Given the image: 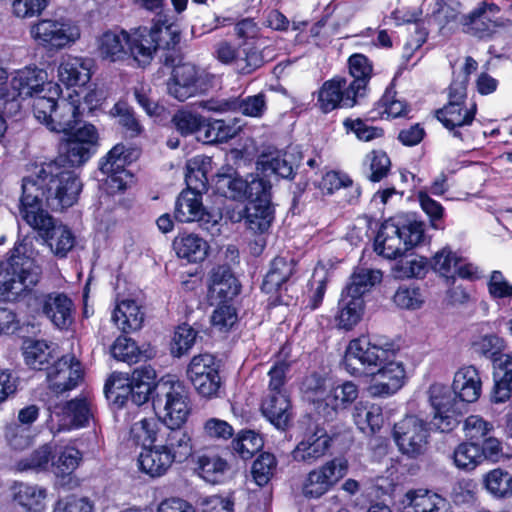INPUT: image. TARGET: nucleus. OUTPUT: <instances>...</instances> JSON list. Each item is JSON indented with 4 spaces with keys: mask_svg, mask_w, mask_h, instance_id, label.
I'll return each instance as SVG.
<instances>
[{
    "mask_svg": "<svg viewBox=\"0 0 512 512\" xmlns=\"http://www.w3.org/2000/svg\"><path fill=\"white\" fill-rule=\"evenodd\" d=\"M263 447V439L254 431H244L232 441V449L242 459H250Z\"/></svg>",
    "mask_w": 512,
    "mask_h": 512,
    "instance_id": "obj_58",
    "label": "nucleus"
},
{
    "mask_svg": "<svg viewBox=\"0 0 512 512\" xmlns=\"http://www.w3.org/2000/svg\"><path fill=\"white\" fill-rule=\"evenodd\" d=\"M348 472V462L344 458H334L310 471L303 483L306 497L319 498L328 492Z\"/></svg>",
    "mask_w": 512,
    "mask_h": 512,
    "instance_id": "obj_14",
    "label": "nucleus"
},
{
    "mask_svg": "<svg viewBox=\"0 0 512 512\" xmlns=\"http://www.w3.org/2000/svg\"><path fill=\"white\" fill-rule=\"evenodd\" d=\"M295 261L292 258L276 257L270 265L261 289L265 293H273L280 289L294 273Z\"/></svg>",
    "mask_w": 512,
    "mask_h": 512,
    "instance_id": "obj_37",
    "label": "nucleus"
},
{
    "mask_svg": "<svg viewBox=\"0 0 512 512\" xmlns=\"http://www.w3.org/2000/svg\"><path fill=\"white\" fill-rule=\"evenodd\" d=\"M499 8L491 4L481 7L467 16L461 17V23L466 27V32L478 38L491 36L501 23L495 17Z\"/></svg>",
    "mask_w": 512,
    "mask_h": 512,
    "instance_id": "obj_24",
    "label": "nucleus"
},
{
    "mask_svg": "<svg viewBox=\"0 0 512 512\" xmlns=\"http://www.w3.org/2000/svg\"><path fill=\"white\" fill-rule=\"evenodd\" d=\"M129 34L119 28L107 30L97 38V50L102 59L116 62L128 55Z\"/></svg>",
    "mask_w": 512,
    "mask_h": 512,
    "instance_id": "obj_26",
    "label": "nucleus"
},
{
    "mask_svg": "<svg viewBox=\"0 0 512 512\" xmlns=\"http://www.w3.org/2000/svg\"><path fill=\"white\" fill-rule=\"evenodd\" d=\"M128 34V54L141 66L150 64L158 50L153 38V31L148 27H138L128 32Z\"/></svg>",
    "mask_w": 512,
    "mask_h": 512,
    "instance_id": "obj_29",
    "label": "nucleus"
},
{
    "mask_svg": "<svg viewBox=\"0 0 512 512\" xmlns=\"http://www.w3.org/2000/svg\"><path fill=\"white\" fill-rule=\"evenodd\" d=\"M55 446L51 443H46L34 450L29 456L20 459L15 469L19 472L35 471L40 472L48 468L52 463Z\"/></svg>",
    "mask_w": 512,
    "mask_h": 512,
    "instance_id": "obj_46",
    "label": "nucleus"
},
{
    "mask_svg": "<svg viewBox=\"0 0 512 512\" xmlns=\"http://www.w3.org/2000/svg\"><path fill=\"white\" fill-rule=\"evenodd\" d=\"M11 88L14 91L13 95L0 93L3 99L11 100L16 96L20 98L33 97L44 90L54 89V93L58 95V86L52 82H47V73L44 70L37 68L26 67L18 70L11 79Z\"/></svg>",
    "mask_w": 512,
    "mask_h": 512,
    "instance_id": "obj_18",
    "label": "nucleus"
},
{
    "mask_svg": "<svg viewBox=\"0 0 512 512\" xmlns=\"http://www.w3.org/2000/svg\"><path fill=\"white\" fill-rule=\"evenodd\" d=\"M174 217L182 223L198 222L211 234L219 232L218 224L221 217L206 211L201 193L183 190L176 200Z\"/></svg>",
    "mask_w": 512,
    "mask_h": 512,
    "instance_id": "obj_11",
    "label": "nucleus"
},
{
    "mask_svg": "<svg viewBox=\"0 0 512 512\" xmlns=\"http://www.w3.org/2000/svg\"><path fill=\"white\" fill-rule=\"evenodd\" d=\"M364 165L367 167V178L379 182L388 175L391 161L384 151L373 150L366 155Z\"/></svg>",
    "mask_w": 512,
    "mask_h": 512,
    "instance_id": "obj_57",
    "label": "nucleus"
},
{
    "mask_svg": "<svg viewBox=\"0 0 512 512\" xmlns=\"http://www.w3.org/2000/svg\"><path fill=\"white\" fill-rule=\"evenodd\" d=\"M361 98L350 90L348 79L334 77L325 81L318 91L317 103L324 113L337 108H352L360 103Z\"/></svg>",
    "mask_w": 512,
    "mask_h": 512,
    "instance_id": "obj_16",
    "label": "nucleus"
},
{
    "mask_svg": "<svg viewBox=\"0 0 512 512\" xmlns=\"http://www.w3.org/2000/svg\"><path fill=\"white\" fill-rule=\"evenodd\" d=\"M175 22L173 15L164 11L157 13L150 29L158 49H173L180 41V31Z\"/></svg>",
    "mask_w": 512,
    "mask_h": 512,
    "instance_id": "obj_32",
    "label": "nucleus"
},
{
    "mask_svg": "<svg viewBox=\"0 0 512 512\" xmlns=\"http://www.w3.org/2000/svg\"><path fill=\"white\" fill-rule=\"evenodd\" d=\"M23 355L25 363L30 368L47 370L54 358V348L44 340H29L25 343Z\"/></svg>",
    "mask_w": 512,
    "mask_h": 512,
    "instance_id": "obj_40",
    "label": "nucleus"
},
{
    "mask_svg": "<svg viewBox=\"0 0 512 512\" xmlns=\"http://www.w3.org/2000/svg\"><path fill=\"white\" fill-rule=\"evenodd\" d=\"M173 248L179 258L188 262H201L207 254L209 246L207 242L194 233L179 234L173 240Z\"/></svg>",
    "mask_w": 512,
    "mask_h": 512,
    "instance_id": "obj_35",
    "label": "nucleus"
},
{
    "mask_svg": "<svg viewBox=\"0 0 512 512\" xmlns=\"http://www.w3.org/2000/svg\"><path fill=\"white\" fill-rule=\"evenodd\" d=\"M363 312V299L345 295L342 292L339 301L338 321L339 326L344 329H351L361 319Z\"/></svg>",
    "mask_w": 512,
    "mask_h": 512,
    "instance_id": "obj_50",
    "label": "nucleus"
},
{
    "mask_svg": "<svg viewBox=\"0 0 512 512\" xmlns=\"http://www.w3.org/2000/svg\"><path fill=\"white\" fill-rule=\"evenodd\" d=\"M197 334V331L188 324L178 326L171 342L172 355L181 357L186 354L195 344Z\"/></svg>",
    "mask_w": 512,
    "mask_h": 512,
    "instance_id": "obj_60",
    "label": "nucleus"
},
{
    "mask_svg": "<svg viewBox=\"0 0 512 512\" xmlns=\"http://www.w3.org/2000/svg\"><path fill=\"white\" fill-rule=\"evenodd\" d=\"M35 221L36 224L30 220L25 222L38 232L55 256L66 257L75 245V237L71 230L57 223L49 213L40 212V215L35 216Z\"/></svg>",
    "mask_w": 512,
    "mask_h": 512,
    "instance_id": "obj_12",
    "label": "nucleus"
},
{
    "mask_svg": "<svg viewBox=\"0 0 512 512\" xmlns=\"http://www.w3.org/2000/svg\"><path fill=\"white\" fill-rule=\"evenodd\" d=\"M32 37L51 49H62L75 43L81 36L79 26L65 17L42 19L31 27Z\"/></svg>",
    "mask_w": 512,
    "mask_h": 512,
    "instance_id": "obj_8",
    "label": "nucleus"
},
{
    "mask_svg": "<svg viewBox=\"0 0 512 512\" xmlns=\"http://www.w3.org/2000/svg\"><path fill=\"white\" fill-rule=\"evenodd\" d=\"M209 291L212 296L227 301L240 292V284L228 265H218L209 274Z\"/></svg>",
    "mask_w": 512,
    "mask_h": 512,
    "instance_id": "obj_31",
    "label": "nucleus"
},
{
    "mask_svg": "<svg viewBox=\"0 0 512 512\" xmlns=\"http://www.w3.org/2000/svg\"><path fill=\"white\" fill-rule=\"evenodd\" d=\"M429 402L434 410L431 424L440 432L454 430L460 423L461 409L458 396L446 385L434 383L429 387Z\"/></svg>",
    "mask_w": 512,
    "mask_h": 512,
    "instance_id": "obj_6",
    "label": "nucleus"
},
{
    "mask_svg": "<svg viewBox=\"0 0 512 512\" xmlns=\"http://www.w3.org/2000/svg\"><path fill=\"white\" fill-rule=\"evenodd\" d=\"M428 271V261L422 256H412L409 258L401 259L395 263L392 268V274L395 278H421L426 275Z\"/></svg>",
    "mask_w": 512,
    "mask_h": 512,
    "instance_id": "obj_55",
    "label": "nucleus"
},
{
    "mask_svg": "<svg viewBox=\"0 0 512 512\" xmlns=\"http://www.w3.org/2000/svg\"><path fill=\"white\" fill-rule=\"evenodd\" d=\"M153 408L164 426L159 434V447L169 453L174 462H182L191 454L189 435L182 429L190 413L188 396L179 382L163 381L155 386Z\"/></svg>",
    "mask_w": 512,
    "mask_h": 512,
    "instance_id": "obj_3",
    "label": "nucleus"
},
{
    "mask_svg": "<svg viewBox=\"0 0 512 512\" xmlns=\"http://www.w3.org/2000/svg\"><path fill=\"white\" fill-rule=\"evenodd\" d=\"M246 187L244 199H249L251 204L263 203L264 200L271 201V185L268 181L255 175L245 179Z\"/></svg>",
    "mask_w": 512,
    "mask_h": 512,
    "instance_id": "obj_61",
    "label": "nucleus"
},
{
    "mask_svg": "<svg viewBox=\"0 0 512 512\" xmlns=\"http://www.w3.org/2000/svg\"><path fill=\"white\" fill-rule=\"evenodd\" d=\"M82 190V183L74 171L51 161L43 164L35 175L22 181L19 215L24 221L36 224L35 216L52 211H62L73 206Z\"/></svg>",
    "mask_w": 512,
    "mask_h": 512,
    "instance_id": "obj_1",
    "label": "nucleus"
},
{
    "mask_svg": "<svg viewBox=\"0 0 512 512\" xmlns=\"http://www.w3.org/2000/svg\"><path fill=\"white\" fill-rule=\"evenodd\" d=\"M487 289L493 300L511 301L512 299V284L499 270L490 273L487 280Z\"/></svg>",
    "mask_w": 512,
    "mask_h": 512,
    "instance_id": "obj_63",
    "label": "nucleus"
},
{
    "mask_svg": "<svg viewBox=\"0 0 512 512\" xmlns=\"http://www.w3.org/2000/svg\"><path fill=\"white\" fill-rule=\"evenodd\" d=\"M215 187L219 194L233 200L245 197V179L233 174L219 173L216 176Z\"/></svg>",
    "mask_w": 512,
    "mask_h": 512,
    "instance_id": "obj_56",
    "label": "nucleus"
},
{
    "mask_svg": "<svg viewBox=\"0 0 512 512\" xmlns=\"http://www.w3.org/2000/svg\"><path fill=\"white\" fill-rule=\"evenodd\" d=\"M155 377V370L151 366L136 368L130 378L124 377L121 373H113L105 383L104 392L107 399L118 407H122L129 399L121 393V390H125V385L144 386L152 390Z\"/></svg>",
    "mask_w": 512,
    "mask_h": 512,
    "instance_id": "obj_17",
    "label": "nucleus"
},
{
    "mask_svg": "<svg viewBox=\"0 0 512 512\" xmlns=\"http://www.w3.org/2000/svg\"><path fill=\"white\" fill-rule=\"evenodd\" d=\"M208 75L192 63L176 65L167 81V92L178 101L199 95L207 90Z\"/></svg>",
    "mask_w": 512,
    "mask_h": 512,
    "instance_id": "obj_10",
    "label": "nucleus"
},
{
    "mask_svg": "<svg viewBox=\"0 0 512 512\" xmlns=\"http://www.w3.org/2000/svg\"><path fill=\"white\" fill-rule=\"evenodd\" d=\"M58 77L67 86L84 85L90 79V69L82 58L69 56L59 65Z\"/></svg>",
    "mask_w": 512,
    "mask_h": 512,
    "instance_id": "obj_39",
    "label": "nucleus"
},
{
    "mask_svg": "<svg viewBox=\"0 0 512 512\" xmlns=\"http://www.w3.org/2000/svg\"><path fill=\"white\" fill-rule=\"evenodd\" d=\"M397 350L394 342L384 336H362L350 341L344 366L354 376L366 374L356 367V362L368 368L377 367L376 371L369 373L373 377L369 393L372 396H390L403 386L406 378L403 363L396 360Z\"/></svg>",
    "mask_w": 512,
    "mask_h": 512,
    "instance_id": "obj_2",
    "label": "nucleus"
},
{
    "mask_svg": "<svg viewBox=\"0 0 512 512\" xmlns=\"http://www.w3.org/2000/svg\"><path fill=\"white\" fill-rule=\"evenodd\" d=\"M187 376L196 391L204 397L215 396L221 385L219 364L210 353L195 355L187 367Z\"/></svg>",
    "mask_w": 512,
    "mask_h": 512,
    "instance_id": "obj_13",
    "label": "nucleus"
},
{
    "mask_svg": "<svg viewBox=\"0 0 512 512\" xmlns=\"http://www.w3.org/2000/svg\"><path fill=\"white\" fill-rule=\"evenodd\" d=\"M429 436L427 423L415 415L404 417L393 428V438L399 451L409 458H417L427 451Z\"/></svg>",
    "mask_w": 512,
    "mask_h": 512,
    "instance_id": "obj_7",
    "label": "nucleus"
},
{
    "mask_svg": "<svg viewBox=\"0 0 512 512\" xmlns=\"http://www.w3.org/2000/svg\"><path fill=\"white\" fill-rule=\"evenodd\" d=\"M27 305L42 313L59 329H67L73 323L74 303L63 292L34 293Z\"/></svg>",
    "mask_w": 512,
    "mask_h": 512,
    "instance_id": "obj_9",
    "label": "nucleus"
},
{
    "mask_svg": "<svg viewBox=\"0 0 512 512\" xmlns=\"http://www.w3.org/2000/svg\"><path fill=\"white\" fill-rule=\"evenodd\" d=\"M353 419L358 428L365 431L369 428L372 432L379 430L382 426V410L377 405H365L358 403L354 407Z\"/></svg>",
    "mask_w": 512,
    "mask_h": 512,
    "instance_id": "obj_53",
    "label": "nucleus"
},
{
    "mask_svg": "<svg viewBox=\"0 0 512 512\" xmlns=\"http://www.w3.org/2000/svg\"><path fill=\"white\" fill-rule=\"evenodd\" d=\"M402 512H451L449 502L428 490L408 491L402 500Z\"/></svg>",
    "mask_w": 512,
    "mask_h": 512,
    "instance_id": "obj_25",
    "label": "nucleus"
},
{
    "mask_svg": "<svg viewBox=\"0 0 512 512\" xmlns=\"http://www.w3.org/2000/svg\"><path fill=\"white\" fill-rule=\"evenodd\" d=\"M81 379V364L73 355H64L47 368L48 387L57 395L74 389Z\"/></svg>",
    "mask_w": 512,
    "mask_h": 512,
    "instance_id": "obj_19",
    "label": "nucleus"
},
{
    "mask_svg": "<svg viewBox=\"0 0 512 512\" xmlns=\"http://www.w3.org/2000/svg\"><path fill=\"white\" fill-rule=\"evenodd\" d=\"M13 500L28 512H40L44 509L46 489L37 485L16 482L12 488Z\"/></svg>",
    "mask_w": 512,
    "mask_h": 512,
    "instance_id": "obj_36",
    "label": "nucleus"
},
{
    "mask_svg": "<svg viewBox=\"0 0 512 512\" xmlns=\"http://www.w3.org/2000/svg\"><path fill=\"white\" fill-rule=\"evenodd\" d=\"M240 130L241 126L236 120H233L232 122L214 120L204 126V139L208 143H223L235 137Z\"/></svg>",
    "mask_w": 512,
    "mask_h": 512,
    "instance_id": "obj_54",
    "label": "nucleus"
},
{
    "mask_svg": "<svg viewBox=\"0 0 512 512\" xmlns=\"http://www.w3.org/2000/svg\"><path fill=\"white\" fill-rule=\"evenodd\" d=\"M42 268L34 260L23 256H11L0 262V299L16 303L34 294L40 282Z\"/></svg>",
    "mask_w": 512,
    "mask_h": 512,
    "instance_id": "obj_5",
    "label": "nucleus"
},
{
    "mask_svg": "<svg viewBox=\"0 0 512 512\" xmlns=\"http://www.w3.org/2000/svg\"><path fill=\"white\" fill-rule=\"evenodd\" d=\"M200 106L217 113L241 112L250 117H261L266 110V99L263 93L248 96L244 99L231 97L227 99H210L202 101Z\"/></svg>",
    "mask_w": 512,
    "mask_h": 512,
    "instance_id": "obj_21",
    "label": "nucleus"
},
{
    "mask_svg": "<svg viewBox=\"0 0 512 512\" xmlns=\"http://www.w3.org/2000/svg\"><path fill=\"white\" fill-rule=\"evenodd\" d=\"M137 462L142 473L151 478H159L168 472L174 460L169 453L155 444L152 447H143Z\"/></svg>",
    "mask_w": 512,
    "mask_h": 512,
    "instance_id": "obj_28",
    "label": "nucleus"
},
{
    "mask_svg": "<svg viewBox=\"0 0 512 512\" xmlns=\"http://www.w3.org/2000/svg\"><path fill=\"white\" fill-rule=\"evenodd\" d=\"M111 353L115 359L128 364L137 363L142 356L136 343L131 338L125 336L116 339L111 348Z\"/></svg>",
    "mask_w": 512,
    "mask_h": 512,
    "instance_id": "obj_62",
    "label": "nucleus"
},
{
    "mask_svg": "<svg viewBox=\"0 0 512 512\" xmlns=\"http://www.w3.org/2000/svg\"><path fill=\"white\" fill-rule=\"evenodd\" d=\"M201 476L210 483L222 482L230 470L227 461L216 454H204L198 458Z\"/></svg>",
    "mask_w": 512,
    "mask_h": 512,
    "instance_id": "obj_45",
    "label": "nucleus"
},
{
    "mask_svg": "<svg viewBox=\"0 0 512 512\" xmlns=\"http://www.w3.org/2000/svg\"><path fill=\"white\" fill-rule=\"evenodd\" d=\"M452 389L459 401L473 403L481 395L482 382L478 370L474 366H464L454 375Z\"/></svg>",
    "mask_w": 512,
    "mask_h": 512,
    "instance_id": "obj_30",
    "label": "nucleus"
},
{
    "mask_svg": "<svg viewBox=\"0 0 512 512\" xmlns=\"http://www.w3.org/2000/svg\"><path fill=\"white\" fill-rule=\"evenodd\" d=\"M80 100L78 95L70 94L68 98L57 100L54 115L48 121V129L52 132L70 133L80 124Z\"/></svg>",
    "mask_w": 512,
    "mask_h": 512,
    "instance_id": "obj_23",
    "label": "nucleus"
},
{
    "mask_svg": "<svg viewBox=\"0 0 512 512\" xmlns=\"http://www.w3.org/2000/svg\"><path fill=\"white\" fill-rule=\"evenodd\" d=\"M453 461L455 466L461 470H474L483 461L480 445L474 442L459 444L453 452Z\"/></svg>",
    "mask_w": 512,
    "mask_h": 512,
    "instance_id": "obj_52",
    "label": "nucleus"
},
{
    "mask_svg": "<svg viewBox=\"0 0 512 512\" xmlns=\"http://www.w3.org/2000/svg\"><path fill=\"white\" fill-rule=\"evenodd\" d=\"M462 257L458 256L449 247H444L438 251L432 259V268L442 276L454 275L455 269L458 267Z\"/></svg>",
    "mask_w": 512,
    "mask_h": 512,
    "instance_id": "obj_64",
    "label": "nucleus"
},
{
    "mask_svg": "<svg viewBox=\"0 0 512 512\" xmlns=\"http://www.w3.org/2000/svg\"><path fill=\"white\" fill-rule=\"evenodd\" d=\"M476 111L475 103H471L469 106L446 104L437 110L436 117L452 133L453 137L465 141L470 137L467 127L472 124Z\"/></svg>",
    "mask_w": 512,
    "mask_h": 512,
    "instance_id": "obj_22",
    "label": "nucleus"
},
{
    "mask_svg": "<svg viewBox=\"0 0 512 512\" xmlns=\"http://www.w3.org/2000/svg\"><path fill=\"white\" fill-rule=\"evenodd\" d=\"M331 445L327 431L315 424L309 427L302 440L292 451V458L297 462L313 464L326 455Z\"/></svg>",
    "mask_w": 512,
    "mask_h": 512,
    "instance_id": "obj_20",
    "label": "nucleus"
},
{
    "mask_svg": "<svg viewBox=\"0 0 512 512\" xmlns=\"http://www.w3.org/2000/svg\"><path fill=\"white\" fill-rule=\"evenodd\" d=\"M348 85L361 99L367 95L368 83L372 76V65L369 59L362 54H354L349 60Z\"/></svg>",
    "mask_w": 512,
    "mask_h": 512,
    "instance_id": "obj_34",
    "label": "nucleus"
},
{
    "mask_svg": "<svg viewBox=\"0 0 512 512\" xmlns=\"http://www.w3.org/2000/svg\"><path fill=\"white\" fill-rule=\"evenodd\" d=\"M81 461L82 453L75 447L66 446L58 453L57 459L52 461V466L56 475H70Z\"/></svg>",
    "mask_w": 512,
    "mask_h": 512,
    "instance_id": "obj_59",
    "label": "nucleus"
},
{
    "mask_svg": "<svg viewBox=\"0 0 512 512\" xmlns=\"http://www.w3.org/2000/svg\"><path fill=\"white\" fill-rule=\"evenodd\" d=\"M300 159V152L296 148L277 154L271 159L263 162L264 169L270 170L272 173L282 177L291 178L294 174V168L298 165Z\"/></svg>",
    "mask_w": 512,
    "mask_h": 512,
    "instance_id": "obj_48",
    "label": "nucleus"
},
{
    "mask_svg": "<svg viewBox=\"0 0 512 512\" xmlns=\"http://www.w3.org/2000/svg\"><path fill=\"white\" fill-rule=\"evenodd\" d=\"M274 219V210L271 201L264 200L263 203L250 204L247 209L246 225L254 233L266 232Z\"/></svg>",
    "mask_w": 512,
    "mask_h": 512,
    "instance_id": "obj_44",
    "label": "nucleus"
},
{
    "mask_svg": "<svg viewBox=\"0 0 512 512\" xmlns=\"http://www.w3.org/2000/svg\"><path fill=\"white\" fill-rule=\"evenodd\" d=\"M421 9L426 11L427 16L439 26L440 30L459 18L457 8L441 0H424Z\"/></svg>",
    "mask_w": 512,
    "mask_h": 512,
    "instance_id": "obj_47",
    "label": "nucleus"
},
{
    "mask_svg": "<svg viewBox=\"0 0 512 512\" xmlns=\"http://www.w3.org/2000/svg\"><path fill=\"white\" fill-rule=\"evenodd\" d=\"M382 279V273L379 270L357 268L350 277V282L343 290V293L354 298L362 296Z\"/></svg>",
    "mask_w": 512,
    "mask_h": 512,
    "instance_id": "obj_42",
    "label": "nucleus"
},
{
    "mask_svg": "<svg viewBox=\"0 0 512 512\" xmlns=\"http://www.w3.org/2000/svg\"><path fill=\"white\" fill-rule=\"evenodd\" d=\"M486 490L497 499L512 497V474L504 469L495 468L483 477Z\"/></svg>",
    "mask_w": 512,
    "mask_h": 512,
    "instance_id": "obj_43",
    "label": "nucleus"
},
{
    "mask_svg": "<svg viewBox=\"0 0 512 512\" xmlns=\"http://www.w3.org/2000/svg\"><path fill=\"white\" fill-rule=\"evenodd\" d=\"M494 386L491 400L494 403L507 401L512 394V352L494 358Z\"/></svg>",
    "mask_w": 512,
    "mask_h": 512,
    "instance_id": "obj_27",
    "label": "nucleus"
},
{
    "mask_svg": "<svg viewBox=\"0 0 512 512\" xmlns=\"http://www.w3.org/2000/svg\"><path fill=\"white\" fill-rule=\"evenodd\" d=\"M112 320L124 333L139 330L144 314L134 300H123L115 308Z\"/></svg>",
    "mask_w": 512,
    "mask_h": 512,
    "instance_id": "obj_38",
    "label": "nucleus"
},
{
    "mask_svg": "<svg viewBox=\"0 0 512 512\" xmlns=\"http://www.w3.org/2000/svg\"><path fill=\"white\" fill-rule=\"evenodd\" d=\"M60 156L55 160L64 165L67 163L69 166H79L86 162L91 155L95 152L94 147H87V145L79 144V142L67 138L61 144Z\"/></svg>",
    "mask_w": 512,
    "mask_h": 512,
    "instance_id": "obj_49",
    "label": "nucleus"
},
{
    "mask_svg": "<svg viewBox=\"0 0 512 512\" xmlns=\"http://www.w3.org/2000/svg\"><path fill=\"white\" fill-rule=\"evenodd\" d=\"M163 426V421L159 423V421L154 418H143L132 425L130 433L137 443L142 444L143 447H147V444H158L160 440L159 434Z\"/></svg>",
    "mask_w": 512,
    "mask_h": 512,
    "instance_id": "obj_51",
    "label": "nucleus"
},
{
    "mask_svg": "<svg viewBox=\"0 0 512 512\" xmlns=\"http://www.w3.org/2000/svg\"><path fill=\"white\" fill-rule=\"evenodd\" d=\"M424 239V223L413 215H397L386 220L375 239L374 249L387 259H396Z\"/></svg>",
    "mask_w": 512,
    "mask_h": 512,
    "instance_id": "obj_4",
    "label": "nucleus"
},
{
    "mask_svg": "<svg viewBox=\"0 0 512 512\" xmlns=\"http://www.w3.org/2000/svg\"><path fill=\"white\" fill-rule=\"evenodd\" d=\"M261 411L276 428L284 430L291 417L287 393H269L262 402Z\"/></svg>",
    "mask_w": 512,
    "mask_h": 512,
    "instance_id": "obj_33",
    "label": "nucleus"
},
{
    "mask_svg": "<svg viewBox=\"0 0 512 512\" xmlns=\"http://www.w3.org/2000/svg\"><path fill=\"white\" fill-rule=\"evenodd\" d=\"M214 55L222 64L233 66L234 70L240 74H250L264 63L261 52L256 48L236 47L226 40L215 45Z\"/></svg>",
    "mask_w": 512,
    "mask_h": 512,
    "instance_id": "obj_15",
    "label": "nucleus"
},
{
    "mask_svg": "<svg viewBox=\"0 0 512 512\" xmlns=\"http://www.w3.org/2000/svg\"><path fill=\"white\" fill-rule=\"evenodd\" d=\"M64 426L68 428L83 427L92 418V403L87 398H75L62 406Z\"/></svg>",
    "mask_w": 512,
    "mask_h": 512,
    "instance_id": "obj_41",
    "label": "nucleus"
}]
</instances>
